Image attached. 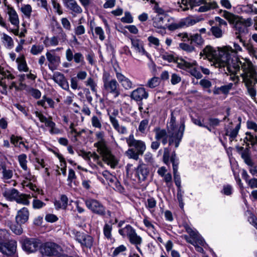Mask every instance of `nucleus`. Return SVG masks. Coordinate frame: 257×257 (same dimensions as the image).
Returning <instances> with one entry per match:
<instances>
[{
    "instance_id": "nucleus-54",
    "label": "nucleus",
    "mask_w": 257,
    "mask_h": 257,
    "mask_svg": "<svg viewBox=\"0 0 257 257\" xmlns=\"http://www.w3.org/2000/svg\"><path fill=\"white\" fill-rule=\"evenodd\" d=\"M21 11L27 18H30L32 13V7L30 5H24L21 8Z\"/></svg>"
},
{
    "instance_id": "nucleus-51",
    "label": "nucleus",
    "mask_w": 257,
    "mask_h": 257,
    "mask_svg": "<svg viewBox=\"0 0 257 257\" xmlns=\"http://www.w3.org/2000/svg\"><path fill=\"white\" fill-rule=\"evenodd\" d=\"M149 125V120L145 119L142 120L139 125L138 130L141 133L144 134Z\"/></svg>"
},
{
    "instance_id": "nucleus-56",
    "label": "nucleus",
    "mask_w": 257,
    "mask_h": 257,
    "mask_svg": "<svg viewBox=\"0 0 257 257\" xmlns=\"http://www.w3.org/2000/svg\"><path fill=\"white\" fill-rule=\"evenodd\" d=\"M159 84V78L156 77H154L149 80L147 86L150 88H153L157 86Z\"/></svg>"
},
{
    "instance_id": "nucleus-52",
    "label": "nucleus",
    "mask_w": 257,
    "mask_h": 257,
    "mask_svg": "<svg viewBox=\"0 0 257 257\" xmlns=\"http://www.w3.org/2000/svg\"><path fill=\"white\" fill-rule=\"evenodd\" d=\"M91 121L93 127L99 129L102 127L100 118H98L97 116L93 115L91 118Z\"/></svg>"
},
{
    "instance_id": "nucleus-41",
    "label": "nucleus",
    "mask_w": 257,
    "mask_h": 257,
    "mask_svg": "<svg viewBox=\"0 0 257 257\" xmlns=\"http://www.w3.org/2000/svg\"><path fill=\"white\" fill-rule=\"evenodd\" d=\"M222 16L230 23L233 24L234 23H236L237 21V17H236V16L226 11H223Z\"/></svg>"
},
{
    "instance_id": "nucleus-7",
    "label": "nucleus",
    "mask_w": 257,
    "mask_h": 257,
    "mask_svg": "<svg viewBox=\"0 0 257 257\" xmlns=\"http://www.w3.org/2000/svg\"><path fill=\"white\" fill-rule=\"evenodd\" d=\"M103 89L106 93L113 95L114 98L120 94V88L118 82L115 79H110V74L107 72L103 73Z\"/></svg>"
},
{
    "instance_id": "nucleus-6",
    "label": "nucleus",
    "mask_w": 257,
    "mask_h": 257,
    "mask_svg": "<svg viewBox=\"0 0 257 257\" xmlns=\"http://www.w3.org/2000/svg\"><path fill=\"white\" fill-rule=\"evenodd\" d=\"M167 127L169 130V146H171L174 144L175 148H177L179 147L182 139L185 129V125L183 123L179 127H178L176 124L175 117L172 114Z\"/></svg>"
},
{
    "instance_id": "nucleus-38",
    "label": "nucleus",
    "mask_w": 257,
    "mask_h": 257,
    "mask_svg": "<svg viewBox=\"0 0 257 257\" xmlns=\"http://www.w3.org/2000/svg\"><path fill=\"white\" fill-rule=\"evenodd\" d=\"M236 38L239 40V41L242 43L243 46L248 51L250 55H254L256 53L255 48L250 43H246L239 36H236Z\"/></svg>"
},
{
    "instance_id": "nucleus-16",
    "label": "nucleus",
    "mask_w": 257,
    "mask_h": 257,
    "mask_svg": "<svg viewBox=\"0 0 257 257\" xmlns=\"http://www.w3.org/2000/svg\"><path fill=\"white\" fill-rule=\"evenodd\" d=\"M179 36H182L183 39H187L188 41H190L191 44L194 45L196 46H201L204 43V40L202 38L200 34H189L187 33L181 34L179 35Z\"/></svg>"
},
{
    "instance_id": "nucleus-32",
    "label": "nucleus",
    "mask_w": 257,
    "mask_h": 257,
    "mask_svg": "<svg viewBox=\"0 0 257 257\" xmlns=\"http://www.w3.org/2000/svg\"><path fill=\"white\" fill-rule=\"evenodd\" d=\"M19 193V192L17 189L12 188L5 191L3 193V195L7 200L10 201H15L16 198H18Z\"/></svg>"
},
{
    "instance_id": "nucleus-42",
    "label": "nucleus",
    "mask_w": 257,
    "mask_h": 257,
    "mask_svg": "<svg viewBox=\"0 0 257 257\" xmlns=\"http://www.w3.org/2000/svg\"><path fill=\"white\" fill-rule=\"evenodd\" d=\"M235 28L239 33V35L237 36H239L240 37V35L241 34H246L248 32V29L247 28L246 25H245L240 23H236Z\"/></svg>"
},
{
    "instance_id": "nucleus-5",
    "label": "nucleus",
    "mask_w": 257,
    "mask_h": 257,
    "mask_svg": "<svg viewBox=\"0 0 257 257\" xmlns=\"http://www.w3.org/2000/svg\"><path fill=\"white\" fill-rule=\"evenodd\" d=\"M180 6L183 11L188 10L190 8L193 9L194 7L200 6L195 10L201 13L206 12L218 7L216 2L211 0H182Z\"/></svg>"
},
{
    "instance_id": "nucleus-23",
    "label": "nucleus",
    "mask_w": 257,
    "mask_h": 257,
    "mask_svg": "<svg viewBox=\"0 0 257 257\" xmlns=\"http://www.w3.org/2000/svg\"><path fill=\"white\" fill-rule=\"evenodd\" d=\"M149 174V170L144 164L139 165L135 171V176L138 177L140 182L144 181Z\"/></svg>"
},
{
    "instance_id": "nucleus-24",
    "label": "nucleus",
    "mask_w": 257,
    "mask_h": 257,
    "mask_svg": "<svg viewBox=\"0 0 257 257\" xmlns=\"http://www.w3.org/2000/svg\"><path fill=\"white\" fill-rule=\"evenodd\" d=\"M27 155L25 154H22L18 156V160L21 167L24 171H26L27 173L25 175V178L27 180H31L32 176L30 173V170L27 167L28 161L27 160Z\"/></svg>"
},
{
    "instance_id": "nucleus-26",
    "label": "nucleus",
    "mask_w": 257,
    "mask_h": 257,
    "mask_svg": "<svg viewBox=\"0 0 257 257\" xmlns=\"http://www.w3.org/2000/svg\"><path fill=\"white\" fill-rule=\"evenodd\" d=\"M29 212L27 208L23 207L19 210L16 216V220L18 224H24L29 219Z\"/></svg>"
},
{
    "instance_id": "nucleus-13",
    "label": "nucleus",
    "mask_w": 257,
    "mask_h": 257,
    "mask_svg": "<svg viewBox=\"0 0 257 257\" xmlns=\"http://www.w3.org/2000/svg\"><path fill=\"white\" fill-rule=\"evenodd\" d=\"M45 55L49 69L52 71L57 69L61 63L60 57L54 53V50L48 51Z\"/></svg>"
},
{
    "instance_id": "nucleus-36",
    "label": "nucleus",
    "mask_w": 257,
    "mask_h": 257,
    "mask_svg": "<svg viewBox=\"0 0 257 257\" xmlns=\"http://www.w3.org/2000/svg\"><path fill=\"white\" fill-rule=\"evenodd\" d=\"M30 195H26L24 194H18V198H16V201L19 204L24 205H28L30 204L29 199L31 198Z\"/></svg>"
},
{
    "instance_id": "nucleus-25",
    "label": "nucleus",
    "mask_w": 257,
    "mask_h": 257,
    "mask_svg": "<svg viewBox=\"0 0 257 257\" xmlns=\"http://www.w3.org/2000/svg\"><path fill=\"white\" fill-rule=\"evenodd\" d=\"M232 122H230L229 124L225 127V135L229 137L230 142H232L236 138L238 131L240 127V124L238 123L234 128L232 127Z\"/></svg>"
},
{
    "instance_id": "nucleus-45",
    "label": "nucleus",
    "mask_w": 257,
    "mask_h": 257,
    "mask_svg": "<svg viewBox=\"0 0 257 257\" xmlns=\"http://www.w3.org/2000/svg\"><path fill=\"white\" fill-rule=\"evenodd\" d=\"M245 135V139L250 143L252 146L257 145V133L253 135L250 132H246Z\"/></svg>"
},
{
    "instance_id": "nucleus-59",
    "label": "nucleus",
    "mask_w": 257,
    "mask_h": 257,
    "mask_svg": "<svg viewBox=\"0 0 257 257\" xmlns=\"http://www.w3.org/2000/svg\"><path fill=\"white\" fill-rule=\"evenodd\" d=\"M179 47L182 50L187 52H192L195 50V48L193 45L182 43L179 44Z\"/></svg>"
},
{
    "instance_id": "nucleus-28",
    "label": "nucleus",
    "mask_w": 257,
    "mask_h": 257,
    "mask_svg": "<svg viewBox=\"0 0 257 257\" xmlns=\"http://www.w3.org/2000/svg\"><path fill=\"white\" fill-rule=\"evenodd\" d=\"M110 121L113 128L120 134H126L127 128L124 126H120L117 119L112 115L109 116Z\"/></svg>"
},
{
    "instance_id": "nucleus-21",
    "label": "nucleus",
    "mask_w": 257,
    "mask_h": 257,
    "mask_svg": "<svg viewBox=\"0 0 257 257\" xmlns=\"http://www.w3.org/2000/svg\"><path fill=\"white\" fill-rule=\"evenodd\" d=\"M149 94L144 87H139L134 90L130 94L132 99L140 101L144 99L148 98Z\"/></svg>"
},
{
    "instance_id": "nucleus-4",
    "label": "nucleus",
    "mask_w": 257,
    "mask_h": 257,
    "mask_svg": "<svg viewBox=\"0 0 257 257\" xmlns=\"http://www.w3.org/2000/svg\"><path fill=\"white\" fill-rule=\"evenodd\" d=\"M129 149L125 152V155L129 158L137 161L140 156H142L146 150L145 142L141 140H137L133 134L125 138Z\"/></svg>"
},
{
    "instance_id": "nucleus-17",
    "label": "nucleus",
    "mask_w": 257,
    "mask_h": 257,
    "mask_svg": "<svg viewBox=\"0 0 257 257\" xmlns=\"http://www.w3.org/2000/svg\"><path fill=\"white\" fill-rule=\"evenodd\" d=\"M131 40L132 48H134L135 51L141 55H147L148 53L144 48V42L141 39L136 36L130 37Z\"/></svg>"
},
{
    "instance_id": "nucleus-60",
    "label": "nucleus",
    "mask_w": 257,
    "mask_h": 257,
    "mask_svg": "<svg viewBox=\"0 0 257 257\" xmlns=\"http://www.w3.org/2000/svg\"><path fill=\"white\" fill-rule=\"evenodd\" d=\"M45 203L42 201L35 199L33 200L32 205L34 209H39L42 208L45 205Z\"/></svg>"
},
{
    "instance_id": "nucleus-47",
    "label": "nucleus",
    "mask_w": 257,
    "mask_h": 257,
    "mask_svg": "<svg viewBox=\"0 0 257 257\" xmlns=\"http://www.w3.org/2000/svg\"><path fill=\"white\" fill-rule=\"evenodd\" d=\"M212 34L217 38H221L223 35L221 29L218 26H213L210 29Z\"/></svg>"
},
{
    "instance_id": "nucleus-10",
    "label": "nucleus",
    "mask_w": 257,
    "mask_h": 257,
    "mask_svg": "<svg viewBox=\"0 0 257 257\" xmlns=\"http://www.w3.org/2000/svg\"><path fill=\"white\" fill-rule=\"evenodd\" d=\"M86 207L93 213L100 216L105 215V207L98 200L94 199H88L85 201Z\"/></svg>"
},
{
    "instance_id": "nucleus-58",
    "label": "nucleus",
    "mask_w": 257,
    "mask_h": 257,
    "mask_svg": "<svg viewBox=\"0 0 257 257\" xmlns=\"http://www.w3.org/2000/svg\"><path fill=\"white\" fill-rule=\"evenodd\" d=\"M95 33L96 35L98 36L99 39L101 41H103L105 36L104 35V32L102 28L100 27H96L94 29Z\"/></svg>"
},
{
    "instance_id": "nucleus-12",
    "label": "nucleus",
    "mask_w": 257,
    "mask_h": 257,
    "mask_svg": "<svg viewBox=\"0 0 257 257\" xmlns=\"http://www.w3.org/2000/svg\"><path fill=\"white\" fill-rule=\"evenodd\" d=\"M21 242L23 249L28 253L34 252L37 250L40 244L38 239L28 237L23 238Z\"/></svg>"
},
{
    "instance_id": "nucleus-3",
    "label": "nucleus",
    "mask_w": 257,
    "mask_h": 257,
    "mask_svg": "<svg viewBox=\"0 0 257 257\" xmlns=\"http://www.w3.org/2000/svg\"><path fill=\"white\" fill-rule=\"evenodd\" d=\"M95 136L98 141L94 145L97 148L98 153L101 156L104 162L109 165L111 167L114 168L117 164V161L106 145L104 138V133L102 131L97 132L95 134Z\"/></svg>"
},
{
    "instance_id": "nucleus-15",
    "label": "nucleus",
    "mask_w": 257,
    "mask_h": 257,
    "mask_svg": "<svg viewBox=\"0 0 257 257\" xmlns=\"http://www.w3.org/2000/svg\"><path fill=\"white\" fill-rule=\"evenodd\" d=\"M169 18L164 14H157L153 18V26L157 28L163 29L162 33H165Z\"/></svg>"
},
{
    "instance_id": "nucleus-49",
    "label": "nucleus",
    "mask_w": 257,
    "mask_h": 257,
    "mask_svg": "<svg viewBox=\"0 0 257 257\" xmlns=\"http://www.w3.org/2000/svg\"><path fill=\"white\" fill-rule=\"evenodd\" d=\"M46 126L50 128V133L51 134H58L61 133L60 130L56 127V124L54 122H53L52 120L50 121V122H48Z\"/></svg>"
},
{
    "instance_id": "nucleus-44",
    "label": "nucleus",
    "mask_w": 257,
    "mask_h": 257,
    "mask_svg": "<svg viewBox=\"0 0 257 257\" xmlns=\"http://www.w3.org/2000/svg\"><path fill=\"white\" fill-rule=\"evenodd\" d=\"M48 40L49 38L46 37L43 42L46 47H48L49 46H55L58 45L59 44V39L57 37H52L50 39L49 43L48 42Z\"/></svg>"
},
{
    "instance_id": "nucleus-35",
    "label": "nucleus",
    "mask_w": 257,
    "mask_h": 257,
    "mask_svg": "<svg viewBox=\"0 0 257 257\" xmlns=\"http://www.w3.org/2000/svg\"><path fill=\"white\" fill-rule=\"evenodd\" d=\"M85 85L89 87L93 92H97V80L93 77H89L84 82Z\"/></svg>"
},
{
    "instance_id": "nucleus-9",
    "label": "nucleus",
    "mask_w": 257,
    "mask_h": 257,
    "mask_svg": "<svg viewBox=\"0 0 257 257\" xmlns=\"http://www.w3.org/2000/svg\"><path fill=\"white\" fill-rule=\"evenodd\" d=\"M161 57L165 61L168 62H176L180 68L185 69L187 68H190L195 62L189 63L184 59L178 60L172 52H167L163 51L160 55Z\"/></svg>"
},
{
    "instance_id": "nucleus-29",
    "label": "nucleus",
    "mask_w": 257,
    "mask_h": 257,
    "mask_svg": "<svg viewBox=\"0 0 257 257\" xmlns=\"http://www.w3.org/2000/svg\"><path fill=\"white\" fill-rule=\"evenodd\" d=\"M8 14L9 15V20L11 24L15 26H18L19 24V20L17 12L13 8L10 7V6H8Z\"/></svg>"
},
{
    "instance_id": "nucleus-57",
    "label": "nucleus",
    "mask_w": 257,
    "mask_h": 257,
    "mask_svg": "<svg viewBox=\"0 0 257 257\" xmlns=\"http://www.w3.org/2000/svg\"><path fill=\"white\" fill-rule=\"evenodd\" d=\"M36 116L39 118L40 121L42 122H44L45 123L46 126L47 125L48 122H50L52 120V118L50 117L48 119L42 113L39 112L38 111L35 112Z\"/></svg>"
},
{
    "instance_id": "nucleus-11",
    "label": "nucleus",
    "mask_w": 257,
    "mask_h": 257,
    "mask_svg": "<svg viewBox=\"0 0 257 257\" xmlns=\"http://www.w3.org/2000/svg\"><path fill=\"white\" fill-rule=\"evenodd\" d=\"M72 233L74 235L75 240L80 243L82 247L91 248L92 246L93 239L92 236L76 230H73Z\"/></svg>"
},
{
    "instance_id": "nucleus-61",
    "label": "nucleus",
    "mask_w": 257,
    "mask_h": 257,
    "mask_svg": "<svg viewBox=\"0 0 257 257\" xmlns=\"http://www.w3.org/2000/svg\"><path fill=\"white\" fill-rule=\"evenodd\" d=\"M121 21L125 23H132L133 22V18L130 13L126 12L124 13V16L121 18Z\"/></svg>"
},
{
    "instance_id": "nucleus-46",
    "label": "nucleus",
    "mask_w": 257,
    "mask_h": 257,
    "mask_svg": "<svg viewBox=\"0 0 257 257\" xmlns=\"http://www.w3.org/2000/svg\"><path fill=\"white\" fill-rule=\"evenodd\" d=\"M74 61L76 64H80L83 65L85 64L84 57L80 52H77L74 54Z\"/></svg>"
},
{
    "instance_id": "nucleus-14",
    "label": "nucleus",
    "mask_w": 257,
    "mask_h": 257,
    "mask_svg": "<svg viewBox=\"0 0 257 257\" xmlns=\"http://www.w3.org/2000/svg\"><path fill=\"white\" fill-rule=\"evenodd\" d=\"M17 249V241L10 240L8 242L0 240V251L3 254L11 255L14 254Z\"/></svg>"
},
{
    "instance_id": "nucleus-1",
    "label": "nucleus",
    "mask_w": 257,
    "mask_h": 257,
    "mask_svg": "<svg viewBox=\"0 0 257 257\" xmlns=\"http://www.w3.org/2000/svg\"><path fill=\"white\" fill-rule=\"evenodd\" d=\"M230 61L227 67L228 73L230 75L238 73L240 75L247 88L248 94L256 103V91L253 86L254 79L257 74L255 67L250 61L243 60L242 62H239L236 57Z\"/></svg>"
},
{
    "instance_id": "nucleus-18",
    "label": "nucleus",
    "mask_w": 257,
    "mask_h": 257,
    "mask_svg": "<svg viewBox=\"0 0 257 257\" xmlns=\"http://www.w3.org/2000/svg\"><path fill=\"white\" fill-rule=\"evenodd\" d=\"M155 133V139L158 141H161L163 145H165L169 143V130L168 132L165 129L161 128L159 127H155L154 130Z\"/></svg>"
},
{
    "instance_id": "nucleus-39",
    "label": "nucleus",
    "mask_w": 257,
    "mask_h": 257,
    "mask_svg": "<svg viewBox=\"0 0 257 257\" xmlns=\"http://www.w3.org/2000/svg\"><path fill=\"white\" fill-rule=\"evenodd\" d=\"M194 62H195V64H193L190 68H187V69H190L189 72L192 76H194L195 78L197 79H200L202 77V75L200 72L199 66H198L197 67L193 68V66H195L196 65V62L195 61H193L191 63ZM185 69H186V68Z\"/></svg>"
},
{
    "instance_id": "nucleus-63",
    "label": "nucleus",
    "mask_w": 257,
    "mask_h": 257,
    "mask_svg": "<svg viewBox=\"0 0 257 257\" xmlns=\"http://www.w3.org/2000/svg\"><path fill=\"white\" fill-rule=\"evenodd\" d=\"M170 159V150L168 148H165L164 150V154L163 159L164 163L166 165L169 164Z\"/></svg>"
},
{
    "instance_id": "nucleus-31",
    "label": "nucleus",
    "mask_w": 257,
    "mask_h": 257,
    "mask_svg": "<svg viewBox=\"0 0 257 257\" xmlns=\"http://www.w3.org/2000/svg\"><path fill=\"white\" fill-rule=\"evenodd\" d=\"M16 62L18 64V69L20 71L27 72L29 70L25 56L22 55L16 59Z\"/></svg>"
},
{
    "instance_id": "nucleus-34",
    "label": "nucleus",
    "mask_w": 257,
    "mask_h": 257,
    "mask_svg": "<svg viewBox=\"0 0 257 257\" xmlns=\"http://www.w3.org/2000/svg\"><path fill=\"white\" fill-rule=\"evenodd\" d=\"M2 36V41L5 46L9 49L13 48L14 46V42L13 39L5 33H3Z\"/></svg>"
},
{
    "instance_id": "nucleus-33",
    "label": "nucleus",
    "mask_w": 257,
    "mask_h": 257,
    "mask_svg": "<svg viewBox=\"0 0 257 257\" xmlns=\"http://www.w3.org/2000/svg\"><path fill=\"white\" fill-rule=\"evenodd\" d=\"M146 208L149 210L151 213H153L155 208L156 207L157 201L153 197H149L147 198L145 203Z\"/></svg>"
},
{
    "instance_id": "nucleus-20",
    "label": "nucleus",
    "mask_w": 257,
    "mask_h": 257,
    "mask_svg": "<svg viewBox=\"0 0 257 257\" xmlns=\"http://www.w3.org/2000/svg\"><path fill=\"white\" fill-rule=\"evenodd\" d=\"M116 77L122 87L125 90L131 89L134 88V85L132 81L121 73L114 69Z\"/></svg>"
},
{
    "instance_id": "nucleus-43",
    "label": "nucleus",
    "mask_w": 257,
    "mask_h": 257,
    "mask_svg": "<svg viewBox=\"0 0 257 257\" xmlns=\"http://www.w3.org/2000/svg\"><path fill=\"white\" fill-rule=\"evenodd\" d=\"M241 158L243 159L245 164L248 166L252 167L253 165V162H252L247 151H244L241 153Z\"/></svg>"
},
{
    "instance_id": "nucleus-19",
    "label": "nucleus",
    "mask_w": 257,
    "mask_h": 257,
    "mask_svg": "<svg viewBox=\"0 0 257 257\" xmlns=\"http://www.w3.org/2000/svg\"><path fill=\"white\" fill-rule=\"evenodd\" d=\"M59 248L58 245L52 242H46L40 248L41 252L43 254L48 256L56 255Z\"/></svg>"
},
{
    "instance_id": "nucleus-50",
    "label": "nucleus",
    "mask_w": 257,
    "mask_h": 257,
    "mask_svg": "<svg viewBox=\"0 0 257 257\" xmlns=\"http://www.w3.org/2000/svg\"><path fill=\"white\" fill-rule=\"evenodd\" d=\"M191 237L193 239L195 243H198L200 245H203L204 242V240L200 237L198 234L195 231H193L192 232L189 233Z\"/></svg>"
},
{
    "instance_id": "nucleus-37",
    "label": "nucleus",
    "mask_w": 257,
    "mask_h": 257,
    "mask_svg": "<svg viewBox=\"0 0 257 257\" xmlns=\"http://www.w3.org/2000/svg\"><path fill=\"white\" fill-rule=\"evenodd\" d=\"M44 49V47L42 44H35L32 46L30 53L33 55H38L43 52Z\"/></svg>"
},
{
    "instance_id": "nucleus-30",
    "label": "nucleus",
    "mask_w": 257,
    "mask_h": 257,
    "mask_svg": "<svg viewBox=\"0 0 257 257\" xmlns=\"http://www.w3.org/2000/svg\"><path fill=\"white\" fill-rule=\"evenodd\" d=\"M68 199L65 195H62L60 200L54 202V206L57 210L60 209H65L68 205Z\"/></svg>"
},
{
    "instance_id": "nucleus-55",
    "label": "nucleus",
    "mask_w": 257,
    "mask_h": 257,
    "mask_svg": "<svg viewBox=\"0 0 257 257\" xmlns=\"http://www.w3.org/2000/svg\"><path fill=\"white\" fill-rule=\"evenodd\" d=\"M143 223L146 227L151 229L153 233L156 235V229L155 226L149 220L148 217L147 216H145V218L143 220Z\"/></svg>"
},
{
    "instance_id": "nucleus-2",
    "label": "nucleus",
    "mask_w": 257,
    "mask_h": 257,
    "mask_svg": "<svg viewBox=\"0 0 257 257\" xmlns=\"http://www.w3.org/2000/svg\"><path fill=\"white\" fill-rule=\"evenodd\" d=\"M233 46L234 50L231 47L225 46L216 50L210 46H207L200 52V55L205 56L206 58L213 62V65L216 67L226 68V70H224L225 73L229 74L227 67L230 60L233 59L234 57H236L239 62H242L244 60L243 58L240 60L236 55L238 51H241V47L235 43H234ZM245 60L249 61L246 59Z\"/></svg>"
},
{
    "instance_id": "nucleus-22",
    "label": "nucleus",
    "mask_w": 257,
    "mask_h": 257,
    "mask_svg": "<svg viewBox=\"0 0 257 257\" xmlns=\"http://www.w3.org/2000/svg\"><path fill=\"white\" fill-rule=\"evenodd\" d=\"M52 79L63 89L69 90L68 82L62 73L59 72H55L53 74Z\"/></svg>"
},
{
    "instance_id": "nucleus-62",
    "label": "nucleus",
    "mask_w": 257,
    "mask_h": 257,
    "mask_svg": "<svg viewBox=\"0 0 257 257\" xmlns=\"http://www.w3.org/2000/svg\"><path fill=\"white\" fill-rule=\"evenodd\" d=\"M21 224L17 223V225H13L11 226V229L14 233L17 235H20L22 233L23 229Z\"/></svg>"
},
{
    "instance_id": "nucleus-40",
    "label": "nucleus",
    "mask_w": 257,
    "mask_h": 257,
    "mask_svg": "<svg viewBox=\"0 0 257 257\" xmlns=\"http://www.w3.org/2000/svg\"><path fill=\"white\" fill-rule=\"evenodd\" d=\"M170 161L172 163L173 173H178V169L179 162V159L177 157L175 151H174L170 157Z\"/></svg>"
},
{
    "instance_id": "nucleus-48",
    "label": "nucleus",
    "mask_w": 257,
    "mask_h": 257,
    "mask_svg": "<svg viewBox=\"0 0 257 257\" xmlns=\"http://www.w3.org/2000/svg\"><path fill=\"white\" fill-rule=\"evenodd\" d=\"M198 22L194 19L191 17H187L184 19L181 20V24H182L183 27L184 26L188 27L192 26Z\"/></svg>"
},
{
    "instance_id": "nucleus-27",
    "label": "nucleus",
    "mask_w": 257,
    "mask_h": 257,
    "mask_svg": "<svg viewBox=\"0 0 257 257\" xmlns=\"http://www.w3.org/2000/svg\"><path fill=\"white\" fill-rule=\"evenodd\" d=\"M64 4L67 9L75 14H81L82 12L81 8L78 5L75 0H63Z\"/></svg>"
},
{
    "instance_id": "nucleus-8",
    "label": "nucleus",
    "mask_w": 257,
    "mask_h": 257,
    "mask_svg": "<svg viewBox=\"0 0 257 257\" xmlns=\"http://www.w3.org/2000/svg\"><path fill=\"white\" fill-rule=\"evenodd\" d=\"M118 232L123 237L126 236L130 243L135 245L139 252L142 253V250L139 246L142 243V238L137 234L135 229L131 225H126L124 228L119 229Z\"/></svg>"
},
{
    "instance_id": "nucleus-53",
    "label": "nucleus",
    "mask_w": 257,
    "mask_h": 257,
    "mask_svg": "<svg viewBox=\"0 0 257 257\" xmlns=\"http://www.w3.org/2000/svg\"><path fill=\"white\" fill-rule=\"evenodd\" d=\"M112 226L108 224H105L103 227V231L104 236L108 239L111 237Z\"/></svg>"
},
{
    "instance_id": "nucleus-64",
    "label": "nucleus",
    "mask_w": 257,
    "mask_h": 257,
    "mask_svg": "<svg viewBox=\"0 0 257 257\" xmlns=\"http://www.w3.org/2000/svg\"><path fill=\"white\" fill-rule=\"evenodd\" d=\"M63 27L66 30L70 31L71 30V25L70 22L66 18H63L61 20Z\"/></svg>"
}]
</instances>
